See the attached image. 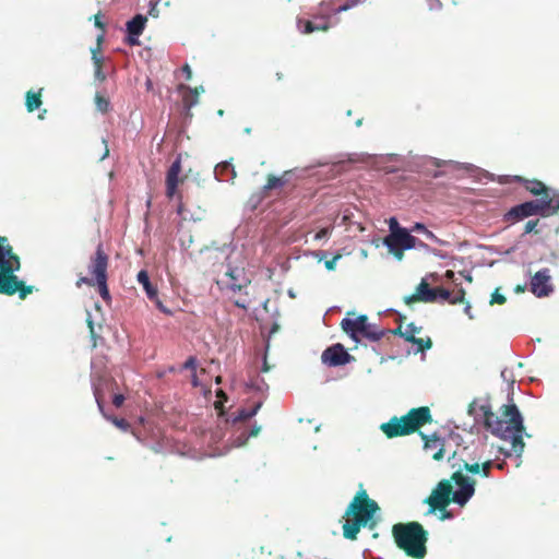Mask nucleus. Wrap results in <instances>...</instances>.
Returning a JSON list of instances; mask_svg holds the SVG:
<instances>
[{"label": "nucleus", "instance_id": "nucleus-1", "mask_svg": "<svg viewBox=\"0 0 559 559\" xmlns=\"http://www.w3.org/2000/svg\"><path fill=\"white\" fill-rule=\"evenodd\" d=\"M484 426L491 435L511 442L512 450L520 455L525 447L523 433L525 430L523 417L513 403L500 407V414L491 411L490 405H481Z\"/></svg>", "mask_w": 559, "mask_h": 559}, {"label": "nucleus", "instance_id": "nucleus-2", "mask_svg": "<svg viewBox=\"0 0 559 559\" xmlns=\"http://www.w3.org/2000/svg\"><path fill=\"white\" fill-rule=\"evenodd\" d=\"M475 485V479L456 471L450 479H442L437 484L425 503L429 506L430 513L445 510L451 502L464 507L474 496Z\"/></svg>", "mask_w": 559, "mask_h": 559}, {"label": "nucleus", "instance_id": "nucleus-3", "mask_svg": "<svg viewBox=\"0 0 559 559\" xmlns=\"http://www.w3.org/2000/svg\"><path fill=\"white\" fill-rule=\"evenodd\" d=\"M379 510L378 503L369 498L367 491L360 485V490L349 502L343 515L345 520L343 524L344 538L356 540L362 526L374 528L377 523L373 516Z\"/></svg>", "mask_w": 559, "mask_h": 559}, {"label": "nucleus", "instance_id": "nucleus-4", "mask_svg": "<svg viewBox=\"0 0 559 559\" xmlns=\"http://www.w3.org/2000/svg\"><path fill=\"white\" fill-rule=\"evenodd\" d=\"M21 269L20 257L14 252L8 237L0 236V295L13 296L24 300L34 287L26 285L15 272Z\"/></svg>", "mask_w": 559, "mask_h": 559}, {"label": "nucleus", "instance_id": "nucleus-5", "mask_svg": "<svg viewBox=\"0 0 559 559\" xmlns=\"http://www.w3.org/2000/svg\"><path fill=\"white\" fill-rule=\"evenodd\" d=\"M396 546L408 557L424 559L427 554L428 533L418 522L396 523L392 526Z\"/></svg>", "mask_w": 559, "mask_h": 559}, {"label": "nucleus", "instance_id": "nucleus-6", "mask_svg": "<svg viewBox=\"0 0 559 559\" xmlns=\"http://www.w3.org/2000/svg\"><path fill=\"white\" fill-rule=\"evenodd\" d=\"M432 423V415L428 406L412 408L404 416H393L389 421L380 425V430L388 439L408 436L421 427Z\"/></svg>", "mask_w": 559, "mask_h": 559}, {"label": "nucleus", "instance_id": "nucleus-7", "mask_svg": "<svg viewBox=\"0 0 559 559\" xmlns=\"http://www.w3.org/2000/svg\"><path fill=\"white\" fill-rule=\"evenodd\" d=\"M559 212V200L526 201L511 207L504 215L503 222L513 225L533 215L549 216Z\"/></svg>", "mask_w": 559, "mask_h": 559}, {"label": "nucleus", "instance_id": "nucleus-8", "mask_svg": "<svg viewBox=\"0 0 559 559\" xmlns=\"http://www.w3.org/2000/svg\"><path fill=\"white\" fill-rule=\"evenodd\" d=\"M341 326L355 341L358 340L359 334L372 342H377L385 335L384 330H379L374 324L368 323L366 314H360L356 319L344 318Z\"/></svg>", "mask_w": 559, "mask_h": 559}, {"label": "nucleus", "instance_id": "nucleus-9", "mask_svg": "<svg viewBox=\"0 0 559 559\" xmlns=\"http://www.w3.org/2000/svg\"><path fill=\"white\" fill-rule=\"evenodd\" d=\"M383 243L388 247L389 251L401 261L404 257V251L417 247V238L412 236L405 228H397L392 230L383 239Z\"/></svg>", "mask_w": 559, "mask_h": 559}, {"label": "nucleus", "instance_id": "nucleus-10", "mask_svg": "<svg viewBox=\"0 0 559 559\" xmlns=\"http://www.w3.org/2000/svg\"><path fill=\"white\" fill-rule=\"evenodd\" d=\"M108 264L109 257L105 252L103 243L99 242L96 247L95 253L91 257L90 263L87 265L88 274L91 275L88 278H94V281H98L103 280L104 277H108Z\"/></svg>", "mask_w": 559, "mask_h": 559}, {"label": "nucleus", "instance_id": "nucleus-11", "mask_svg": "<svg viewBox=\"0 0 559 559\" xmlns=\"http://www.w3.org/2000/svg\"><path fill=\"white\" fill-rule=\"evenodd\" d=\"M353 359L354 357L349 355L340 343L328 347L321 355L322 362L329 367L344 366Z\"/></svg>", "mask_w": 559, "mask_h": 559}, {"label": "nucleus", "instance_id": "nucleus-12", "mask_svg": "<svg viewBox=\"0 0 559 559\" xmlns=\"http://www.w3.org/2000/svg\"><path fill=\"white\" fill-rule=\"evenodd\" d=\"M551 276L549 269L537 271L531 280L530 290L538 298L549 296L552 290Z\"/></svg>", "mask_w": 559, "mask_h": 559}, {"label": "nucleus", "instance_id": "nucleus-13", "mask_svg": "<svg viewBox=\"0 0 559 559\" xmlns=\"http://www.w3.org/2000/svg\"><path fill=\"white\" fill-rule=\"evenodd\" d=\"M182 166L180 158H177L173 162L170 167L167 170L166 174V197L168 199L175 198L177 195V188L179 183L183 181V178L179 177V174L181 173Z\"/></svg>", "mask_w": 559, "mask_h": 559}, {"label": "nucleus", "instance_id": "nucleus-14", "mask_svg": "<svg viewBox=\"0 0 559 559\" xmlns=\"http://www.w3.org/2000/svg\"><path fill=\"white\" fill-rule=\"evenodd\" d=\"M404 301L406 305L414 302H436V288H430L426 280L416 287V292L412 295L405 296Z\"/></svg>", "mask_w": 559, "mask_h": 559}, {"label": "nucleus", "instance_id": "nucleus-15", "mask_svg": "<svg viewBox=\"0 0 559 559\" xmlns=\"http://www.w3.org/2000/svg\"><path fill=\"white\" fill-rule=\"evenodd\" d=\"M147 22L146 16L136 14L132 20L127 23L128 37L127 44L130 46L140 45L139 36L143 33L145 24Z\"/></svg>", "mask_w": 559, "mask_h": 559}, {"label": "nucleus", "instance_id": "nucleus-16", "mask_svg": "<svg viewBox=\"0 0 559 559\" xmlns=\"http://www.w3.org/2000/svg\"><path fill=\"white\" fill-rule=\"evenodd\" d=\"M514 181L522 183L523 187L533 195H540L539 200H544L545 198L548 200H559V198L550 195L549 189L545 186L544 182L537 179L528 180L523 177L515 176Z\"/></svg>", "mask_w": 559, "mask_h": 559}, {"label": "nucleus", "instance_id": "nucleus-17", "mask_svg": "<svg viewBox=\"0 0 559 559\" xmlns=\"http://www.w3.org/2000/svg\"><path fill=\"white\" fill-rule=\"evenodd\" d=\"M424 440V449L427 452H431V457L435 461H440L444 456V440L438 437L436 433L428 436L424 432H419Z\"/></svg>", "mask_w": 559, "mask_h": 559}, {"label": "nucleus", "instance_id": "nucleus-18", "mask_svg": "<svg viewBox=\"0 0 559 559\" xmlns=\"http://www.w3.org/2000/svg\"><path fill=\"white\" fill-rule=\"evenodd\" d=\"M421 326H416L415 323H409L404 331L405 341L417 345V352L424 353L432 347V341L429 336L426 338L416 337V334L420 333Z\"/></svg>", "mask_w": 559, "mask_h": 559}, {"label": "nucleus", "instance_id": "nucleus-19", "mask_svg": "<svg viewBox=\"0 0 559 559\" xmlns=\"http://www.w3.org/2000/svg\"><path fill=\"white\" fill-rule=\"evenodd\" d=\"M138 282L143 286L146 296L150 300L155 301L157 307L165 313H168V310H166L163 306V304L158 300V292L157 288L151 283L148 273L145 270H141L138 273Z\"/></svg>", "mask_w": 559, "mask_h": 559}, {"label": "nucleus", "instance_id": "nucleus-20", "mask_svg": "<svg viewBox=\"0 0 559 559\" xmlns=\"http://www.w3.org/2000/svg\"><path fill=\"white\" fill-rule=\"evenodd\" d=\"M290 175H292V170H286L281 176H275L272 174L267 175L266 182L262 187V190L260 192L261 195H259V200L264 198L269 191L284 187L288 182Z\"/></svg>", "mask_w": 559, "mask_h": 559}, {"label": "nucleus", "instance_id": "nucleus-21", "mask_svg": "<svg viewBox=\"0 0 559 559\" xmlns=\"http://www.w3.org/2000/svg\"><path fill=\"white\" fill-rule=\"evenodd\" d=\"M299 29L304 34H310L317 31L325 32L330 28L329 19L325 16H321L316 21L301 20L297 21Z\"/></svg>", "mask_w": 559, "mask_h": 559}, {"label": "nucleus", "instance_id": "nucleus-22", "mask_svg": "<svg viewBox=\"0 0 559 559\" xmlns=\"http://www.w3.org/2000/svg\"><path fill=\"white\" fill-rule=\"evenodd\" d=\"M441 298L443 301H448L452 305L462 304L465 300V290L460 287L454 292H450L443 287L436 288V301Z\"/></svg>", "mask_w": 559, "mask_h": 559}, {"label": "nucleus", "instance_id": "nucleus-23", "mask_svg": "<svg viewBox=\"0 0 559 559\" xmlns=\"http://www.w3.org/2000/svg\"><path fill=\"white\" fill-rule=\"evenodd\" d=\"M107 280H108V277H104L103 280L94 281V278H88V276H81L76 281V286L81 287L82 284H86L88 286H97L100 297L105 301H109L110 294H109V289L107 286Z\"/></svg>", "mask_w": 559, "mask_h": 559}, {"label": "nucleus", "instance_id": "nucleus-24", "mask_svg": "<svg viewBox=\"0 0 559 559\" xmlns=\"http://www.w3.org/2000/svg\"><path fill=\"white\" fill-rule=\"evenodd\" d=\"M215 175L221 181H229V180H234L236 178L235 168L228 162L218 164L215 167Z\"/></svg>", "mask_w": 559, "mask_h": 559}, {"label": "nucleus", "instance_id": "nucleus-25", "mask_svg": "<svg viewBox=\"0 0 559 559\" xmlns=\"http://www.w3.org/2000/svg\"><path fill=\"white\" fill-rule=\"evenodd\" d=\"M179 90H186V93L182 96V104L187 110V116H191V108L199 103V98L197 97V90H191L183 84L179 86Z\"/></svg>", "mask_w": 559, "mask_h": 559}, {"label": "nucleus", "instance_id": "nucleus-26", "mask_svg": "<svg viewBox=\"0 0 559 559\" xmlns=\"http://www.w3.org/2000/svg\"><path fill=\"white\" fill-rule=\"evenodd\" d=\"M41 90L37 93L28 91L25 96V106L28 112H33L41 105Z\"/></svg>", "mask_w": 559, "mask_h": 559}, {"label": "nucleus", "instance_id": "nucleus-27", "mask_svg": "<svg viewBox=\"0 0 559 559\" xmlns=\"http://www.w3.org/2000/svg\"><path fill=\"white\" fill-rule=\"evenodd\" d=\"M262 406V403L259 402L257 403L252 408L250 409H247V408H241V409H238L237 411V415L234 419V421H243V420H248L250 418H252L253 416L257 415V413L259 412V409L261 408Z\"/></svg>", "mask_w": 559, "mask_h": 559}, {"label": "nucleus", "instance_id": "nucleus-28", "mask_svg": "<svg viewBox=\"0 0 559 559\" xmlns=\"http://www.w3.org/2000/svg\"><path fill=\"white\" fill-rule=\"evenodd\" d=\"M94 102H95L97 110L100 111L102 114H106V112L109 111V109H110V102L103 94L97 92L95 94Z\"/></svg>", "mask_w": 559, "mask_h": 559}, {"label": "nucleus", "instance_id": "nucleus-29", "mask_svg": "<svg viewBox=\"0 0 559 559\" xmlns=\"http://www.w3.org/2000/svg\"><path fill=\"white\" fill-rule=\"evenodd\" d=\"M239 274V270L233 269L226 272V276L229 277V282L227 283L228 287L233 290H240L243 285L237 282V276Z\"/></svg>", "mask_w": 559, "mask_h": 559}, {"label": "nucleus", "instance_id": "nucleus-30", "mask_svg": "<svg viewBox=\"0 0 559 559\" xmlns=\"http://www.w3.org/2000/svg\"><path fill=\"white\" fill-rule=\"evenodd\" d=\"M239 274V270L233 269L226 272V276L229 277V282L227 283L228 287L233 290H240L243 285L237 282V276Z\"/></svg>", "mask_w": 559, "mask_h": 559}, {"label": "nucleus", "instance_id": "nucleus-31", "mask_svg": "<svg viewBox=\"0 0 559 559\" xmlns=\"http://www.w3.org/2000/svg\"><path fill=\"white\" fill-rule=\"evenodd\" d=\"M103 39H104V34L98 35L97 48L92 50V53H93L92 59H93L95 69L103 68V57L99 56V53H98Z\"/></svg>", "mask_w": 559, "mask_h": 559}, {"label": "nucleus", "instance_id": "nucleus-32", "mask_svg": "<svg viewBox=\"0 0 559 559\" xmlns=\"http://www.w3.org/2000/svg\"><path fill=\"white\" fill-rule=\"evenodd\" d=\"M412 231L423 233V235H425L426 238H428V239H430V240H432L435 242H440L439 238L432 231L427 229V227L424 224H421V223H416L413 226Z\"/></svg>", "mask_w": 559, "mask_h": 559}, {"label": "nucleus", "instance_id": "nucleus-33", "mask_svg": "<svg viewBox=\"0 0 559 559\" xmlns=\"http://www.w3.org/2000/svg\"><path fill=\"white\" fill-rule=\"evenodd\" d=\"M462 469L468 472V473H472V474H478L480 473V464L479 463H467L465 462L463 467L460 468L459 471L462 472Z\"/></svg>", "mask_w": 559, "mask_h": 559}, {"label": "nucleus", "instance_id": "nucleus-34", "mask_svg": "<svg viewBox=\"0 0 559 559\" xmlns=\"http://www.w3.org/2000/svg\"><path fill=\"white\" fill-rule=\"evenodd\" d=\"M538 224H539V219L528 221L524 226V234H531V233L537 234L538 230H536V227Z\"/></svg>", "mask_w": 559, "mask_h": 559}, {"label": "nucleus", "instance_id": "nucleus-35", "mask_svg": "<svg viewBox=\"0 0 559 559\" xmlns=\"http://www.w3.org/2000/svg\"><path fill=\"white\" fill-rule=\"evenodd\" d=\"M507 301V298L499 293V288H497L492 295H491V300H490V304H498V305H503L506 304Z\"/></svg>", "mask_w": 559, "mask_h": 559}, {"label": "nucleus", "instance_id": "nucleus-36", "mask_svg": "<svg viewBox=\"0 0 559 559\" xmlns=\"http://www.w3.org/2000/svg\"><path fill=\"white\" fill-rule=\"evenodd\" d=\"M112 424L118 427L119 429L123 430V431H128L129 428H130V424L124 419V418H117V417H114L111 419Z\"/></svg>", "mask_w": 559, "mask_h": 559}, {"label": "nucleus", "instance_id": "nucleus-37", "mask_svg": "<svg viewBox=\"0 0 559 559\" xmlns=\"http://www.w3.org/2000/svg\"><path fill=\"white\" fill-rule=\"evenodd\" d=\"M493 466V462L491 460H487L480 464V473L484 477H488L490 475V471Z\"/></svg>", "mask_w": 559, "mask_h": 559}, {"label": "nucleus", "instance_id": "nucleus-38", "mask_svg": "<svg viewBox=\"0 0 559 559\" xmlns=\"http://www.w3.org/2000/svg\"><path fill=\"white\" fill-rule=\"evenodd\" d=\"M341 254H335L331 260L325 261L324 265L326 270L333 271L335 270L336 262L341 259Z\"/></svg>", "mask_w": 559, "mask_h": 559}, {"label": "nucleus", "instance_id": "nucleus-39", "mask_svg": "<svg viewBox=\"0 0 559 559\" xmlns=\"http://www.w3.org/2000/svg\"><path fill=\"white\" fill-rule=\"evenodd\" d=\"M364 0H347L342 7L338 8V12L341 11H346V10H349L352 8H354L356 4H358L359 2H362Z\"/></svg>", "mask_w": 559, "mask_h": 559}, {"label": "nucleus", "instance_id": "nucleus-40", "mask_svg": "<svg viewBox=\"0 0 559 559\" xmlns=\"http://www.w3.org/2000/svg\"><path fill=\"white\" fill-rule=\"evenodd\" d=\"M124 402V396L122 394H115L114 395V399H112V404L116 406V407H120L122 406Z\"/></svg>", "mask_w": 559, "mask_h": 559}, {"label": "nucleus", "instance_id": "nucleus-41", "mask_svg": "<svg viewBox=\"0 0 559 559\" xmlns=\"http://www.w3.org/2000/svg\"><path fill=\"white\" fill-rule=\"evenodd\" d=\"M94 24L97 28L102 29L103 33L105 32V24L100 21V14L94 15Z\"/></svg>", "mask_w": 559, "mask_h": 559}, {"label": "nucleus", "instance_id": "nucleus-42", "mask_svg": "<svg viewBox=\"0 0 559 559\" xmlns=\"http://www.w3.org/2000/svg\"><path fill=\"white\" fill-rule=\"evenodd\" d=\"M95 79L104 82L106 80V74L103 71V68L95 69Z\"/></svg>", "mask_w": 559, "mask_h": 559}, {"label": "nucleus", "instance_id": "nucleus-43", "mask_svg": "<svg viewBox=\"0 0 559 559\" xmlns=\"http://www.w3.org/2000/svg\"><path fill=\"white\" fill-rule=\"evenodd\" d=\"M329 235V228H321L316 235H314V239L316 240H319V239H322L324 237H326Z\"/></svg>", "mask_w": 559, "mask_h": 559}, {"label": "nucleus", "instance_id": "nucleus-44", "mask_svg": "<svg viewBox=\"0 0 559 559\" xmlns=\"http://www.w3.org/2000/svg\"><path fill=\"white\" fill-rule=\"evenodd\" d=\"M385 331V334L386 333H392L394 335H399L401 337H403L405 340V335H404V331L402 330L401 326L394 329V330H384Z\"/></svg>", "mask_w": 559, "mask_h": 559}, {"label": "nucleus", "instance_id": "nucleus-45", "mask_svg": "<svg viewBox=\"0 0 559 559\" xmlns=\"http://www.w3.org/2000/svg\"><path fill=\"white\" fill-rule=\"evenodd\" d=\"M389 225H390L391 231L392 230H396L397 228H401L399 226V223H397L396 218H394V217L390 218Z\"/></svg>", "mask_w": 559, "mask_h": 559}, {"label": "nucleus", "instance_id": "nucleus-46", "mask_svg": "<svg viewBox=\"0 0 559 559\" xmlns=\"http://www.w3.org/2000/svg\"><path fill=\"white\" fill-rule=\"evenodd\" d=\"M260 430H261V427H260V426L254 425V426L251 428L250 432H249V437H257V436L259 435Z\"/></svg>", "mask_w": 559, "mask_h": 559}, {"label": "nucleus", "instance_id": "nucleus-47", "mask_svg": "<svg viewBox=\"0 0 559 559\" xmlns=\"http://www.w3.org/2000/svg\"><path fill=\"white\" fill-rule=\"evenodd\" d=\"M182 71L186 73V79L190 80L192 76L191 68L188 64H185Z\"/></svg>", "mask_w": 559, "mask_h": 559}, {"label": "nucleus", "instance_id": "nucleus-48", "mask_svg": "<svg viewBox=\"0 0 559 559\" xmlns=\"http://www.w3.org/2000/svg\"><path fill=\"white\" fill-rule=\"evenodd\" d=\"M103 144H104L105 148H104L103 155L100 156V160L106 158L109 155V148H108V145H107V140L103 139Z\"/></svg>", "mask_w": 559, "mask_h": 559}, {"label": "nucleus", "instance_id": "nucleus-49", "mask_svg": "<svg viewBox=\"0 0 559 559\" xmlns=\"http://www.w3.org/2000/svg\"><path fill=\"white\" fill-rule=\"evenodd\" d=\"M194 365H195V359H194L193 357H190V358L186 361L185 367H186V368H193V367H194Z\"/></svg>", "mask_w": 559, "mask_h": 559}, {"label": "nucleus", "instance_id": "nucleus-50", "mask_svg": "<svg viewBox=\"0 0 559 559\" xmlns=\"http://www.w3.org/2000/svg\"><path fill=\"white\" fill-rule=\"evenodd\" d=\"M525 290H526V285H525V284H524V285H516V286L514 287V292H515L516 294L524 293Z\"/></svg>", "mask_w": 559, "mask_h": 559}, {"label": "nucleus", "instance_id": "nucleus-51", "mask_svg": "<svg viewBox=\"0 0 559 559\" xmlns=\"http://www.w3.org/2000/svg\"><path fill=\"white\" fill-rule=\"evenodd\" d=\"M454 276H455V274H454V272H453V271H451V270H448V271L445 272V274H444V277H445L447 280H449V281H453Z\"/></svg>", "mask_w": 559, "mask_h": 559}, {"label": "nucleus", "instance_id": "nucleus-52", "mask_svg": "<svg viewBox=\"0 0 559 559\" xmlns=\"http://www.w3.org/2000/svg\"><path fill=\"white\" fill-rule=\"evenodd\" d=\"M471 305L467 302L464 308V312L472 319L473 316L471 314Z\"/></svg>", "mask_w": 559, "mask_h": 559}, {"label": "nucleus", "instance_id": "nucleus-53", "mask_svg": "<svg viewBox=\"0 0 559 559\" xmlns=\"http://www.w3.org/2000/svg\"><path fill=\"white\" fill-rule=\"evenodd\" d=\"M416 248L425 249L426 250V249H428V246L425 242H423L421 240L417 239V247Z\"/></svg>", "mask_w": 559, "mask_h": 559}, {"label": "nucleus", "instance_id": "nucleus-54", "mask_svg": "<svg viewBox=\"0 0 559 559\" xmlns=\"http://www.w3.org/2000/svg\"><path fill=\"white\" fill-rule=\"evenodd\" d=\"M95 397H96V402L98 404V407L102 409L103 408L102 399H100V396H99L97 391H95Z\"/></svg>", "mask_w": 559, "mask_h": 559}, {"label": "nucleus", "instance_id": "nucleus-55", "mask_svg": "<svg viewBox=\"0 0 559 559\" xmlns=\"http://www.w3.org/2000/svg\"><path fill=\"white\" fill-rule=\"evenodd\" d=\"M157 2H158V0H156L154 3H153V0L151 1V4H152V8H151V10H150V14H151V15H154V13H153V12H155V5L157 4Z\"/></svg>", "mask_w": 559, "mask_h": 559}, {"label": "nucleus", "instance_id": "nucleus-56", "mask_svg": "<svg viewBox=\"0 0 559 559\" xmlns=\"http://www.w3.org/2000/svg\"><path fill=\"white\" fill-rule=\"evenodd\" d=\"M269 369H270V367H269V365H267L266 360H264L262 371H263V372H266V371H269Z\"/></svg>", "mask_w": 559, "mask_h": 559}, {"label": "nucleus", "instance_id": "nucleus-57", "mask_svg": "<svg viewBox=\"0 0 559 559\" xmlns=\"http://www.w3.org/2000/svg\"><path fill=\"white\" fill-rule=\"evenodd\" d=\"M193 90H197V97L199 98L200 92H203V87H194Z\"/></svg>", "mask_w": 559, "mask_h": 559}, {"label": "nucleus", "instance_id": "nucleus-58", "mask_svg": "<svg viewBox=\"0 0 559 559\" xmlns=\"http://www.w3.org/2000/svg\"><path fill=\"white\" fill-rule=\"evenodd\" d=\"M276 78H277V80L280 81V80H282V79H283V74H282V73H280V72H277V73H276Z\"/></svg>", "mask_w": 559, "mask_h": 559}, {"label": "nucleus", "instance_id": "nucleus-59", "mask_svg": "<svg viewBox=\"0 0 559 559\" xmlns=\"http://www.w3.org/2000/svg\"><path fill=\"white\" fill-rule=\"evenodd\" d=\"M221 395H222V396H225L224 391H219V392H218V396H221Z\"/></svg>", "mask_w": 559, "mask_h": 559}, {"label": "nucleus", "instance_id": "nucleus-60", "mask_svg": "<svg viewBox=\"0 0 559 559\" xmlns=\"http://www.w3.org/2000/svg\"><path fill=\"white\" fill-rule=\"evenodd\" d=\"M88 324H90L91 330H93V323H92V321H88Z\"/></svg>", "mask_w": 559, "mask_h": 559}, {"label": "nucleus", "instance_id": "nucleus-61", "mask_svg": "<svg viewBox=\"0 0 559 559\" xmlns=\"http://www.w3.org/2000/svg\"><path fill=\"white\" fill-rule=\"evenodd\" d=\"M455 453H453L452 457H448V461H451L454 457Z\"/></svg>", "mask_w": 559, "mask_h": 559}]
</instances>
